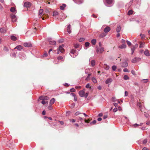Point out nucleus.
I'll list each match as a JSON object with an SVG mask.
<instances>
[{"label": "nucleus", "mask_w": 150, "mask_h": 150, "mask_svg": "<svg viewBox=\"0 0 150 150\" xmlns=\"http://www.w3.org/2000/svg\"><path fill=\"white\" fill-rule=\"evenodd\" d=\"M131 73L133 75H136V74H135V71L134 70H132L131 71Z\"/></svg>", "instance_id": "obj_57"}, {"label": "nucleus", "mask_w": 150, "mask_h": 150, "mask_svg": "<svg viewBox=\"0 0 150 150\" xmlns=\"http://www.w3.org/2000/svg\"><path fill=\"white\" fill-rule=\"evenodd\" d=\"M104 68L106 70H108L109 69L110 67L108 65L105 64L104 65Z\"/></svg>", "instance_id": "obj_28"}, {"label": "nucleus", "mask_w": 150, "mask_h": 150, "mask_svg": "<svg viewBox=\"0 0 150 150\" xmlns=\"http://www.w3.org/2000/svg\"><path fill=\"white\" fill-rule=\"evenodd\" d=\"M81 114V113L79 111H77L75 113V115H77Z\"/></svg>", "instance_id": "obj_56"}, {"label": "nucleus", "mask_w": 150, "mask_h": 150, "mask_svg": "<svg viewBox=\"0 0 150 150\" xmlns=\"http://www.w3.org/2000/svg\"><path fill=\"white\" fill-rule=\"evenodd\" d=\"M144 54L146 56L149 57L150 56V54L149 53V50L146 49V50L144 52Z\"/></svg>", "instance_id": "obj_14"}, {"label": "nucleus", "mask_w": 150, "mask_h": 150, "mask_svg": "<svg viewBox=\"0 0 150 150\" xmlns=\"http://www.w3.org/2000/svg\"><path fill=\"white\" fill-rule=\"evenodd\" d=\"M112 101L113 102L116 101V98L115 97H112Z\"/></svg>", "instance_id": "obj_59"}, {"label": "nucleus", "mask_w": 150, "mask_h": 150, "mask_svg": "<svg viewBox=\"0 0 150 150\" xmlns=\"http://www.w3.org/2000/svg\"><path fill=\"white\" fill-rule=\"evenodd\" d=\"M55 101V99L54 98H52L50 100V103L51 104H52L54 103Z\"/></svg>", "instance_id": "obj_22"}, {"label": "nucleus", "mask_w": 150, "mask_h": 150, "mask_svg": "<svg viewBox=\"0 0 150 150\" xmlns=\"http://www.w3.org/2000/svg\"><path fill=\"white\" fill-rule=\"evenodd\" d=\"M48 53L46 52H45L44 54L42 55L43 57H46L47 56Z\"/></svg>", "instance_id": "obj_55"}, {"label": "nucleus", "mask_w": 150, "mask_h": 150, "mask_svg": "<svg viewBox=\"0 0 150 150\" xmlns=\"http://www.w3.org/2000/svg\"><path fill=\"white\" fill-rule=\"evenodd\" d=\"M44 96H40L39 97V99L41 100H44Z\"/></svg>", "instance_id": "obj_52"}, {"label": "nucleus", "mask_w": 150, "mask_h": 150, "mask_svg": "<svg viewBox=\"0 0 150 150\" xmlns=\"http://www.w3.org/2000/svg\"><path fill=\"white\" fill-rule=\"evenodd\" d=\"M74 2L76 4H82L83 2V1L81 0H75Z\"/></svg>", "instance_id": "obj_18"}, {"label": "nucleus", "mask_w": 150, "mask_h": 150, "mask_svg": "<svg viewBox=\"0 0 150 150\" xmlns=\"http://www.w3.org/2000/svg\"><path fill=\"white\" fill-rule=\"evenodd\" d=\"M23 49V47L21 45H19L17 46L16 47L14 48V49H17L18 50H21Z\"/></svg>", "instance_id": "obj_17"}, {"label": "nucleus", "mask_w": 150, "mask_h": 150, "mask_svg": "<svg viewBox=\"0 0 150 150\" xmlns=\"http://www.w3.org/2000/svg\"><path fill=\"white\" fill-rule=\"evenodd\" d=\"M144 113H145V114L144 115V116L146 118H148V117H149V114H150V111H148V112H144Z\"/></svg>", "instance_id": "obj_19"}, {"label": "nucleus", "mask_w": 150, "mask_h": 150, "mask_svg": "<svg viewBox=\"0 0 150 150\" xmlns=\"http://www.w3.org/2000/svg\"><path fill=\"white\" fill-rule=\"evenodd\" d=\"M91 65L92 67H93L95 65L96 63L95 62L94 60H92L91 61Z\"/></svg>", "instance_id": "obj_33"}, {"label": "nucleus", "mask_w": 150, "mask_h": 150, "mask_svg": "<svg viewBox=\"0 0 150 150\" xmlns=\"http://www.w3.org/2000/svg\"><path fill=\"white\" fill-rule=\"evenodd\" d=\"M113 104L114 105V106L116 107H117L118 105V104L117 103H113Z\"/></svg>", "instance_id": "obj_64"}, {"label": "nucleus", "mask_w": 150, "mask_h": 150, "mask_svg": "<svg viewBox=\"0 0 150 150\" xmlns=\"http://www.w3.org/2000/svg\"><path fill=\"white\" fill-rule=\"evenodd\" d=\"M48 108L49 110H51L52 109V106L51 105H50L48 106Z\"/></svg>", "instance_id": "obj_60"}, {"label": "nucleus", "mask_w": 150, "mask_h": 150, "mask_svg": "<svg viewBox=\"0 0 150 150\" xmlns=\"http://www.w3.org/2000/svg\"><path fill=\"white\" fill-rule=\"evenodd\" d=\"M123 79L125 80H127L129 79V78L128 76L127 75H125L124 76Z\"/></svg>", "instance_id": "obj_35"}, {"label": "nucleus", "mask_w": 150, "mask_h": 150, "mask_svg": "<svg viewBox=\"0 0 150 150\" xmlns=\"http://www.w3.org/2000/svg\"><path fill=\"white\" fill-rule=\"evenodd\" d=\"M75 106V104L74 103H73L71 104L70 106V108H73Z\"/></svg>", "instance_id": "obj_50"}, {"label": "nucleus", "mask_w": 150, "mask_h": 150, "mask_svg": "<svg viewBox=\"0 0 150 150\" xmlns=\"http://www.w3.org/2000/svg\"><path fill=\"white\" fill-rule=\"evenodd\" d=\"M10 56L12 57L15 58L16 57V54L15 52H13L10 54Z\"/></svg>", "instance_id": "obj_29"}, {"label": "nucleus", "mask_w": 150, "mask_h": 150, "mask_svg": "<svg viewBox=\"0 0 150 150\" xmlns=\"http://www.w3.org/2000/svg\"><path fill=\"white\" fill-rule=\"evenodd\" d=\"M132 13H133L132 11V10H130L128 11L127 14L129 15H132Z\"/></svg>", "instance_id": "obj_39"}, {"label": "nucleus", "mask_w": 150, "mask_h": 150, "mask_svg": "<svg viewBox=\"0 0 150 150\" xmlns=\"http://www.w3.org/2000/svg\"><path fill=\"white\" fill-rule=\"evenodd\" d=\"M112 68L113 71H115L117 67L115 65H113L112 66Z\"/></svg>", "instance_id": "obj_41"}, {"label": "nucleus", "mask_w": 150, "mask_h": 150, "mask_svg": "<svg viewBox=\"0 0 150 150\" xmlns=\"http://www.w3.org/2000/svg\"><path fill=\"white\" fill-rule=\"evenodd\" d=\"M141 59L140 58L135 57L132 59V62L133 63H135L139 62L141 61Z\"/></svg>", "instance_id": "obj_6"}, {"label": "nucleus", "mask_w": 150, "mask_h": 150, "mask_svg": "<svg viewBox=\"0 0 150 150\" xmlns=\"http://www.w3.org/2000/svg\"><path fill=\"white\" fill-rule=\"evenodd\" d=\"M53 14L54 16H56L58 14V13L57 11H54L53 12Z\"/></svg>", "instance_id": "obj_43"}, {"label": "nucleus", "mask_w": 150, "mask_h": 150, "mask_svg": "<svg viewBox=\"0 0 150 150\" xmlns=\"http://www.w3.org/2000/svg\"><path fill=\"white\" fill-rule=\"evenodd\" d=\"M137 106L139 107L140 108H141L142 105L141 103L139 102H138L137 103Z\"/></svg>", "instance_id": "obj_62"}, {"label": "nucleus", "mask_w": 150, "mask_h": 150, "mask_svg": "<svg viewBox=\"0 0 150 150\" xmlns=\"http://www.w3.org/2000/svg\"><path fill=\"white\" fill-rule=\"evenodd\" d=\"M24 46L26 47H31L32 45L30 42H25L24 43Z\"/></svg>", "instance_id": "obj_11"}, {"label": "nucleus", "mask_w": 150, "mask_h": 150, "mask_svg": "<svg viewBox=\"0 0 150 150\" xmlns=\"http://www.w3.org/2000/svg\"><path fill=\"white\" fill-rule=\"evenodd\" d=\"M147 142V140L146 139H145L143 141V144H146Z\"/></svg>", "instance_id": "obj_45"}, {"label": "nucleus", "mask_w": 150, "mask_h": 150, "mask_svg": "<svg viewBox=\"0 0 150 150\" xmlns=\"http://www.w3.org/2000/svg\"><path fill=\"white\" fill-rule=\"evenodd\" d=\"M49 43L50 45H56V42L55 41L53 40L51 41H50V42H49Z\"/></svg>", "instance_id": "obj_20"}, {"label": "nucleus", "mask_w": 150, "mask_h": 150, "mask_svg": "<svg viewBox=\"0 0 150 150\" xmlns=\"http://www.w3.org/2000/svg\"><path fill=\"white\" fill-rule=\"evenodd\" d=\"M86 87L87 88H88L90 87V84L89 83H87L86 86Z\"/></svg>", "instance_id": "obj_58"}, {"label": "nucleus", "mask_w": 150, "mask_h": 150, "mask_svg": "<svg viewBox=\"0 0 150 150\" xmlns=\"http://www.w3.org/2000/svg\"><path fill=\"white\" fill-rule=\"evenodd\" d=\"M139 126V125L137 123H135L132 125V126L134 127H135V128L137 127V126Z\"/></svg>", "instance_id": "obj_51"}, {"label": "nucleus", "mask_w": 150, "mask_h": 150, "mask_svg": "<svg viewBox=\"0 0 150 150\" xmlns=\"http://www.w3.org/2000/svg\"><path fill=\"white\" fill-rule=\"evenodd\" d=\"M57 59L59 60H61L62 61H64V59L63 58V57L61 56H60L58 57H57Z\"/></svg>", "instance_id": "obj_32"}, {"label": "nucleus", "mask_w": 150, "mask_h": 150, "mask_svg": "<svg viewBox=\"0 0 150 150\" xmlns=\"http://www.w3.org/2000/svg\"><path fill=\"white\" fill-rule=\"evenodd\" d=\"M19 58L22 60L25 59L26 58L25 55L23 53L20 52L19 53Z\"/></svg>", "instance_id": "obj_4"}, {"label": "nucleus", "mask_w": 150, "mask_h": 150, "mask_svg": "<svg viewBox=\"0 0 150 150\" xmlns=\"http://www.w3.org/2000/svg\"><path fill=\"white\" fill-rule=\"evenodd\" d=\"M69 54L71 57L73 58L75 57L78 54V52L74 49H72L71 50L69 53Z\"/></svg>", "instance_id": "obj_1"}, {"label": "nucleus", "mask_w": 150, "mask_h": 150, "mask_svg": "<svg viewBox=\"0 0 150 150\" xmlns=\"http://www.w3.org/2000/svg\"><path fill=\"white\" fill-rule=\"evenodd\" d=\"M24 6L26 8L30 7L31 6V4L29 2L24 3Z\"/></svg>", "instance_id": "obj_10"}, {"label": "nucleus", "mask_w": 150, "mask_h": 150, "mask_svg": "<svg viewBox=\"0 0 150 150\" xmlns=\"http://www.w3.org/2000/svg\"><path fill=\"white\" fill-rule=\"evenodd\" d=\"M44 100H48L49 99V98L47 96H44Z\"/></svg>", "instance_id": "obj_54"}, {"label": "nucleus", "mask_w": 150, "mask_h": 150, "mask_svg": "<svg viewBox=\"0 0 150 150\" xmlns=\"http://www.w3.org/2000/svg\"><path fill=\"white\" fill-rule=\"evenodd\" d=\"M92 80L94 83H97L96 79L95 78L93 77L92 79Z\"/></svg>", "instance_id": "obj_37"}, {"label": "nucleus", "mask_w": 150, "mask_h": 150, "mask_svg": "<svg viewBox=\"0 0 150 150\" xmlns=\"http://www.w3.org/2000/svg\"><path fill=\"white\" fill-rule=\"evenodd\" d=\"M66 5L65 4H63L60 7V8L61 10H63L64 9V8L66 7Z\"/></svg>", "instance_id": "obj_23"}, {"label": "nucleus", "mask_w": 150, "mask_h": 150, "mask_svg": "<svg viewBox=\"0 0 150 150\" xmlns=\"http://www.w3.org/2000/svg\"><path fill=\"white\" fill-rule=\"evenodd\" d=\"M12 21L13 22L16 21V18L15 15L14 14H12L11 15Z\"/></svg>", "instance_id": "obj_15"}, {"label": "nucleus", "mask_w": 150, "mask_h": 150, "mask_svg": "<svg viewBox=\"0 0 150 150\" xmlns=\"http://www.w3.org/2000/svg\"><path fill=\"white\" fill-rule=\"evenodd\" d=\"M96 40L95 39H93L91 41V42L92 45H94L96 43Z\"/></svg>", "instance_id": "obj_31"}, {"label": "nucleus", "mask_w": 150, "mask_h": 150, "mask_svg": "<svg viewBox=\"0 0 150 150\" xmlns=\"http://www.w3.org/2000/svg\"><path fill=\"white\" fill-rule=\"evenodd\" d=\"M43 11V9H41L40 10L38 13V14L39 16H41L42 15Z\"/></svg>", "instance_id": "obj_25"}, {"label": "nucleus", "mask_w": 150, "mask_h": 150, "mask_svg": "<svg viewBox=\"0 0 150 150\" xmlns=\"http://www.w3.org/2000/svg\"><path fill=\"white\" fill-rule=\"evenodd\" d=\"M112 81V79L111 78H108L105 81L106 84H108L111 83Z\"/></svg>", "instance_id": "obj_13"}, {"label": "nucleus", "mask_w": 150, "mask_h": 150, "mask_svg": "<svg viewBox=\"0 0 150 150\" xmlns=\"http://www.w3.org/2000/svg\"><path fill=\"white\" fill-rule=\"evenodd\" d=\"M85 46L87 48H84L85 49H87V47H88L89 46L90 43L88 42H86L85 43Z\"/></svg>", "instance_id": "obj_27"}, {"label": "nucleus", "mask_w": 150, "mask_h": 150, "mask_svg": "<svg viewBox=\"0 0 150 150\" xmlns=\"http://www.w3.org/2000/svg\"><path fill=\"white\" fill-rule=\"evenodd\" d=\"M67 17V16H66L65 15L63 14V15L61 17V19L63 20H64L65 18H66Z\"/></svg>", "instance_id": "obj_40"}, {"label": "nucleus", "mask_w": 150, "mask_h": 150, "mask_svg": "<svg viewBox=\"0 0 150 150\" xmlns=\"http://www.w3.org/2000/svg\"><path fill=\"white\" fill-rule=\"evenodd\" d=\"M126 47V45L125 44H122L120 46L118 47V48L120 49H124Z\"/></svg>", "instance_id": "obj_16"}, {"label": "nucleus", "mask_w": 150, "mask_h": 150, "mask_svg": "<svg viewBox=\"0 0 150 150\" xmlns=\"http://www.w3.org/2000/svg\"><path fill=\"white\" fill-rule=\"evenodd\" d=\"M117 110V108H115L113 109V111L114 112H116Z\"/></svg>", "instance_id": "obj_63"}, {"label": "nucleus", "mask_w": 150, "mask_h": 150, "mask_svg": "<svg viewBox=\"0 0 150 150\" xmlns=\"http://www.w3.org/2000/svg\"><path fill=\"white\" fill-rule=\"evenodd\" d=\"M104 51V48L103 47H97L96 52L98 53H102Z\"/></svg>", "instance_id": "obj_5"}, {"label": "nucleus", "mask_w": 150, "mask_h": 150, "mask_svg": "<svg viewBox=\"0 0 150 150\" xmlns=\"http://www.w3.org/2000/svg\"><path fill=\"white\" fill-rule=\"evenodd\" d=\"M85 89H83L80 91L79 92V94L80 96L81 97H84L85 94Z\"/></svg>", "instance_id": "obj_7"}, {"label": "nucleus", "mask_w": 150, "mask_h": 150, "mask_svg": "<svg viewBox=\"0 0 150 150\" xmlns=\"http://www.w3.org/2000/svg\"><path fill=\"white\" fill-rule=\"evenodd\" d=\"M110 30V28L109 26H106L104 29V31L105 33H108Z\"/></svg>", "instance_id": "obj_12"}, {"label": "nucleus", "mask_w": 150, "mask_h": 150, "mask_svg": "<svg viewBox=\"0 0 150 150\" xmlns=\"http://www.w3.org/2000/svg\"><path fill=\"white\" fill-rule=\"evenodd\" d=\"M106 35V34H105L104 33H103L101 34H100L99 35V37L100 38H103L105 37Z\"/></svg>", "instance_id": "obj_24"}, {"label": "nucleus", "mask_w": 150, "mask_h": 150, "mask_svg": "<svg viewBox=\"0 0 150 150\" xmlns=\"http://www.w3.org/2000/svg\"><path fill=\"white\" fill-rule=\"evenodd\" d=\"M112 0H105V4L108 7H111L112 5Z\"/></svg>", "instance_id": "obj_3"}, {"label": "nucleus", "mask_w": 150, "mask_h": 150, "mask_svg": "<svg viewBox=\"0 0 150 150\" xmlns=\"http://www.w3.org/2000/svg\"><path fill=\"white\" fill-rule=\"evenodd\" d=\"M76 91L75 89L74 88H72L70 90V91L71 92H75Z\"/></svg>", "instance_id": "obj_42"}, {"label": "nucleus", "mask_w": 150, "mask_h": 150, "mask_svg": "<svg viewBox=\"0 0 150 150\" xmlns=\"http://www.w3.org/2000/svg\"><path fill=\"white\" fill-rule=\"evenodd\" d=\"M1 33L5 34L7 32V29L6 28L2 27L1 28Z\"/></svg>", "instance_id": "obj_8"}, {"label": "nucleus", "mask_w": 150, "mask_h": 150, "mask_svg": "<svg viewBox=\"0 0 150 150\" xmlns=\"http://www.w3.org/2000/svg\"><path fill=\"white\" fill-rule=\"evenodd\" d=\"M16 9L15 8L12 7L10 9L11 12L12 13H14L16 11Z\"/></svg>", "instance_id": "obj_26"}, {"label": "nucleus", "mask_w": 150, "mask_h": 150, "mask_svg": "<svg viewBox=\"0 0 150 150\" xmlns=\"http://www.w3.org/2000/svg\"><path fill=\"white\" fill-rule=\"evenodd\" d=\"M64 45H60L59 46L58 48L57 49V53L59 54V51L61 53H63L64 51V50L63 48V47Z\"/></svg>", "instance_id": "obj_2"}, {"label": "nucleus", "mask_w": 150, "mask_h": 150, "mask_svg": "<svg viewBox=\"0 0 150 150\" xmlns=\"http://www.w3.org/2000/svg\"><path fill=\"white\" fill-rule=\"evenodd\" d=\"M121 66L122 67H126L128 66V63L126 61L124 62L121 63Z\"/></svg>", "instance_id": "obj_9"}, {"label": "nucleus", "mask_w": 150, "mask_h": 150, "mask_svg": "<svg viewBox=\"0 0 150 150\" xmlns=\"http://www.w3.org/2000/svg\"><path fill=\"white\" fill-rule=\"evenodd\" d=\"M136 49V47L135 46H133L131 48L132 51V55L134 52V51Z\"/></svg>", "instance_id": "obj_34"}, {"label": "nucleus", "mask_w": 150, "mask_h": 150, "mask_svg": "<svg viewBox=\"0 0 150 150\" xmlns=\"http://www.w3.org/2000/svg\"><path fill=\"white\" fill-rule=\"evenodd\" d=\"M96 120H93L92 122L90 123V125H91L92 124H95L96 123Z\"/></svg>", "instance_id": "obj_44"}, {"label": "nucleus", "mask_w": 150, "mask_h": 150, "mask_svg": "<svg viewBox=\"0 0 150 150\" xmlns=\"http://www.w3.org/2000/svg\"><path fill=\"white\" fill-rule=\"evenodd\" d=\"M123 71L125 72H129V71L127 68H125L123 69Z\"/></svg>", "instance_id": "obj_49"}, {"label": "nucleus", "mask_w": 150, "mask_h": 150, "mask_svg": "<svg viewBox=\"0 0 150 150\" xmlns=\"http://www.w3.org/2000/svg\"><path fill=\"white\" fill-rule=\"evenodd\" d=\"M128 93L127 91H125V96H128Z\"/></svg>", "instance_id": "obj_61"}, {"label": "nucleus", "mask_w": 150, "mask_h": 150, "mask_svg": "<svg viewBox=\"0 0 150 150\" xmlns=\"http://www.w3.org/2000/svg\"><path fill=\"white\" fill-rule=\"evenodd\" d=\"M144 45V44L142 42H140V45L139 47L140 48L143 47Z\"/></svg>", "instance_id": "obj_36"}, {"label": "nucleus", "mask_w": 150, "mask_h": 150, "mask_svg": "<svg viewBox=\"0 0 150 150\" xmlns=\"http://www.w3.org/2000/svg\"><path fill=\"white\" fill-rule=\"evenodd\" d=\"M88 93H89L88 92L87 93H85V95L84 94V97L85 98H86L87 97L88 95Z\"/></svg>", "instance_id": "obj_48"}, {"label": "nucleus", "mask_w": 150, "mask_h": 150, "mask_svg": "<svg viewBox=\"0 0 150 150\" xmlns=\"http://www.w3.org/2000/svg\"><path fill=\"white\" fill-rule=\"evenodd\" d=\"M85 40V38H80L79 40L80 42H82Z\"/></svg>", "instance_id": "obj_38"}, {"label": "nucleus", "mask_w": 150, "mask_h": 150, "mask_svg": "<svg viewBox=\"0 0 150 150\" xmlns=\"http://www.w3.org/2000/svg\"><path fill=\"white\" fill-rule=\"evenodd\" d=\"M121 27L120 26H118L116 28V32L117 33H119Z\"/></svg>", "instance_id": "obj_30"}, {"label": "nucleus", "mask_w": 150, "mask_h": 150, "mask_svg": "<svg viewBox=\"0 0 150 150\" xmlns=\"http://www.w3.org/2000/svg\"><path fill=\"white\" fill-rule=\"evenodd\" d=\"M148 79H144L142 80V81L144 83H146L148 82Z\"/></svg>", "instance_id": "obj_46"}, {"label": "nucleus", "mask_w": 150, "mask_h": 150, "mask_svg": "<svg viewBox=\"0 0 150 150\" xmlns=\"http://www.w3.org/2000/svg\"><path fill=\"white\" fill-rule=\"evenodd\" d=\"M11 39L13 41H16L17 40L16 37L14 35H11Z\"/></svg>", "instance_id": "obj_21"}, {"label": "nucleus", "mask_w": 150, "mask_h": 150, "mask_svg": "<svg viewBox=\"0 0 150 150\" xmlns=\"http://www.w3.org/2000/svg\"><path fill=\"white\" fill-rule=\"evenodd\" d=\"M140 36L142 38H144L145 37V35L144 34H140Z\"/></svg>", "instance_id": "obj_53"}, {"label": "nucleus", "mask_w": 150, "mask_h": 150, "mask_svg": "<svg viewBox=\"0 0 150 150\" xmlns=\"http://www.w3.org/2000/svg\"><path fill=\"white\" fill-rule=\"evenodd\" d=\"M126 42L128 46H130L131 45V42L128 40H127Z\"/></svg>", "instance_id": "obj_47"}]
</instances>
